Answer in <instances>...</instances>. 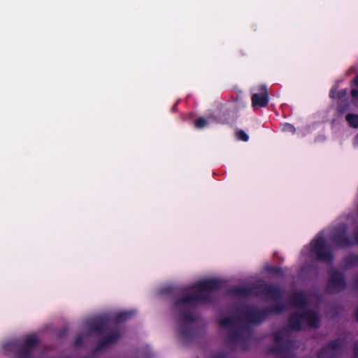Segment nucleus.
<instances>
[{
    "label": "nucleus",
    "mask_w": 358,
    "mask_h": 358,
    "mask_svg": "<svg viewBox=\"0 0 358 358\" xmlns=\"http://www.w3.org/2000/svg\"><path fill=\"white\" fill-rule=\"evenodd\" d=\"M238 320L234 317H227L220 320L219 324L221 327L228 328L227 338L231 343H236L242 341L243 333L245 332L249 336H252V331L250 328L243 326L239 329H232L235 327Z\"/></svg>",
    "instance_id": "nucleus-3"
},
{
    "label": "nucleus",
    "mask_w": 358,
    "mask_h": 358,
    "mask_svg": "<svg viewBox=\"0 0 358 358\" xmlns=\"http://www.w3.org/2000/svg\"><path fill=\"white\" fill-rule=\"evenodd\" d=\"M224 281L219 279H204L194 284L192 294H183L176 299L173 303V310H181L180 314V325L178 334L184 343L190 342L195 336L196 329L192 323L195 321V316L189 309L197 303H209L212 297L209 292L216 291L222 288Z\"/></svg>",
    "instance_id": "nucleus-1"
},
{
    "label": "nucleus",
    "mask_w": 358,
    "mask_h": 358,
    "mask_svg": "<svg viewBox=\"0 0 358 358\" xmlns=\"http://www.w3.org/2000/svg\"><path fill=\"white\" fill-rule=\"evenodd\" d=\"M355 141L357 143H358V134L355 136Z\"/></svg>",
    "instance_id": "nucleus-37"
},
{
    "label": "nucleus",
    "mask_w": 358,
    "mask_h": 358,
    "mask_svg": "<svg viewBox=\"0 0 358 358\" xmlns=\"http://www.w3.org/2000/svg\"><path fill=\"white\" fill-rule=\"evenodd\" d=\"M267 317L271 314H280L285 310V306L282 302L277 303L269 307L264 308Z\"/></svg>",
    "instance_id": "nucleus-19"
},
{
    "label": "nucleus",
    "mask_w": 358,
    "mask_h": 358,
    "mask_svg": "<svg viewBox=\"0 0 358 358\" xmlns=\"http://www.w3.org/2000/svg\"><path fill=\"white\" fill-rule=\"evenodd\" d=\"M331 241L335 247L346 248L353 245V239L348 235V226L342 223L336 227L331 234Z\"/></svg>",
    "instance_id": "nucleus-5"
},
{
    "label": "nucleus",
    "mask_w": 358,
    "mask_h": 358,
    "mask_svg": "<svg viewBox=\"0 0 358 358\" xmlns=\"http://www.w3.org/2000/svg\"><path fill=\"white\" fill-rule=\"evenodd\" d=\"M214 358H227V355L224 353H220L217 355Z\"/></svg>",
    "instance_id": "nucleus-35"
},
{
    "label": "nucleus",
    "mask_w": 358,
    "mask_h": 358,
    "mask_svg": "<svg viewBox=\"0 0 358 358\" xmlns=\"http://www.w3.org/2000/svg\"><path fill=\"white\" fill-rule=\"evenodd\" d=\"M274 341V344L268 350V353L274 355L277 358H296L295 354L291 351V340H284L279 332H275Z\"/></svg>",
    "instance_id": "nucleus-4"
},
{
    "label": "nucleus",
    "mask_w": 358,
    "mask_h": 358,
    "mask_svg": "<svg viewBox=\"0 0 358 358\" xmlns=\"http://www.w3.org/2000/svg\"><path fill=\"white\" fill-rule=\"evenodd\" d=\"M84 340L82 336H78L75 341V345L76 346H80L83 344Z\"/></svg>",
    "instance_id": "nucleus-30"
},
{
    "label": "nucleus",
    "mask_w": 358,
    "mask_h": 358,
    "mask_svg": "<svg viewBox=\"0 0 358 358\" xmlns=\"http://www.w3.org/2000/svg\"><path fill=\"white\" fill-rule=\"evenodd\" d=\"M348 94V90L347 89H343V90H341L340 91H338L337 92V98L338 99H342L343 98H345Z\"/></svg>",
    "instance_id": "nucleus-29"
},
{
    "label": "nucleus",
    "mask_w": 358,
    "mask_h": 358,
    "mask_svg": "<svg viewBox=\"0 0 358 358\" xmlns=\"http://www.w3.org/2000/svg\"><path fill=\"white\" fill-rule=\"evenodd\" d=\"M282 130L285 132H289L292 134H294L296 131V129L294 125L289 123H285L282 126Z\"/></svg>",
    "instance_id": "nucleus-27"
},
{
    "label": "nucleus",
    "mask_w": 358,
    "mask_h": 358,
    "mask_svg": "<svg viewBox=\"0 0 358 358\" xmlns=\"http://www.w3.org/2000/svg\"><path fill=\"white\" fill-rule=\"evenodd\" d=\"M236 136L237 139L244 142H247L249 140L248 135L242 129H238L236 131Z\"/></svg>",
    "instance_id": "nucleus-25"
},
{
    "label": "nucleus",
    "mask_w": 358,
    "mask_h": 358,
    "mask_svg": "<svg viewBox=\"0 0 358 358\" xmlns=\"http://www.w3.org/2000/svg\"><path fill=\"white\" fill-rule=\"evenodd\" d=\"M289 303L292 306L304 308L307 306L306 294L302 291H296L289 297Z\"/></svg>",
    "instance_id": "nucleus-16"
},
{
    "label": "nucleus",
    "mask_w": 358,
    "mask_h": 358,
    "mask_svg": "<svg viewBox=\"0 0 358 358\" xmlns=\"http://www.w3.org/2000/svg\"><path fill=\"white\" fill-rule=\"evenodd\" d=\"M213 118V116H209L208 119L203 117H200L194 121V127L196 129H203L208 124V119Z\"/></svg>",
    "instance_id": "nucleus-22"
},
{
    "label": "nucleus",
    "mask_w": 358,
    "mask_h": 358,
    "mask_svg": "<svg viewBox=\"0 0 358 358\" xmlns=\"http://www.w3.org/2000/svg\"><path fill=\"white\" fill-rule=\"evenodd\" d=\"M109 323V320L106 317H101L94 319L90 324V331L92 333H103Z\"/></svg>",
    "instance_id": "nucleus-14"
},
{
    "label": "nucleus",
    "mask_w": 358,
    "mask_h": 358,
    "mask_svg": "<svg viewBox=\"0 0 358 358\" xmlns=\"http://www.w3.org/2000/svg\"><path fill=\"white\" fill-rule=\"evenodd\" d=\"M136 311L133 310L120 312L115 314L113 321L116 324H119L129 320L130 318L134 317Z\"/></svg>",
    "instance_id": "nucleus-18"
},
{
    "label": "nucleus",
    "mask_w": 358,
    "mask_h": 358,
    "mask_svg": "<svg viewBox=\"0 0 358 358\" xmlns=\"http://www.w3.org/2000/svg\"><path fill=\"white\" fill-rule=\"evenodd\" d=\"M256 285L252 286H233L228 289V294L231 296L248 297L256 295Z\"/></svg>",
    "instance_id": "nucleus-12"
},
{
    "label": "nucleus",
    "mask_w": 358,
    "mask_h": 358,
    "mask_svg": "<svg viewBox=\"0 0 358 358\" xmlns=\"http://www.w3.org/2000/svg\"><path fill=\"white\" fill-rule=\"evenodd\" d=\"M259 93H255L252 95V105L254 107H266L268 103V92L267 87L264 85L259 87Z\"/></svg>",
    "instance_id": "nucleus-11"
},
{
    "label": "nucleus",
    "mask_w": 358,
    "mask_h": 358,
    "mask_svg": "<svg viewBox=\"0 0 358 358\" xmlns=\"http://www.w3.org/2000/svg\"><path fill=\"white\" fill-rule=\"evenodd\" d=\"M345 120L348 122L350 127L355 129L358 128V115L348 113L345 117Z\"/></svg>",
    "instance_id": "nucleus-21"
},
{
    "label": "nucleus",
    "mask_w": 358,
    "mask_h": 358,
    "mask_svg": "<svg viewBox=\"0 0 358 358\" xmlns=\"http://www.w3.org/2000/svg\"><path fill=\"white\" fill-rule=\"evenodd\" d=\"M228 115H229V112L228 111L223 112L222 113V116L223 117H220V119L217 120V122H219V123H221V124L227 123L229 122V119L227 117Z\"/></svg>",
    "instance_id": "nucleus-28"
},
{
    "label": "nucleus",
    "mask_w": 358,
    "mask_h": 358,
    "mask_svg": "<svg viewBox=\"0 0 358 358\" xmlns=\"http://www.w3.org/2000/svg\"><path fill=\"white\" fill-rule=\"evenodd\" d=\"M350 109V106L348 103H340L337 108V113L340 115H343Z\"/></svg>",
    "instance_id": "nucleus-26"
},
{
    "label": "nucleus",
    "mask_w": 358,
    "mask_h": 358,
    "mask_svg": "<svg viewBox=\"0 0 358 358\" xmlns=\"http://www.w3.org/2000/svg\"><path fill=\"white\" fill-rule=\"evenodd\" d=\"M355 317H356V320L358 321V308H357V310L356 311Z\"/></svg>",
    "instance_id": "nucleus-36"
},
{
    "label": "nucleus",
    "mask_w": 358,
    "mask_h": 358,
    "mask_svg": "<svg viewBox=\"0 0 358 358\" xmlns=\"http://www.w3.org/2000/svg\"><path fill=\"white\" fill-rule=\"evenodd\" d=\"M303 322H304L303 313L294 312L289 316L288 327L293 331H299L302 328Z\"/></svg>",
    "instance_id": "nucleus-15"
},
{
    "label": "nucleus",
    "mask_w": 358,
    "mask_h": 358,
    "mask_svg": "<svg viewBox=\"0 0 358 358\" xmlns=\"http://www.w3.org/2000/svg\"><path fill=\"white\" fill-rule=\"evenodd\" d=\"M120 337L119 331H115L106 336L101 341H99L95 347L94 352H97L108 348L109 345L115 343Z\"/></svg>",
    "instance_id": "nucleus-13"
},
{
    "label": "nucleus",
    "mask_w": 358,
    "mask_h": 358,
    "mask_svg": "<svg viewBox=\"0 0 358 358\" xmlns=\"http://www.w3.org/2000/svg\"><path fill=\"white\" fill-rule=\"evenodd\" d=\"M303 316L304 322H306L309 327L315 329L320 327V317L315 311L307 310L303 313Z\"/></svg>",
    "instance_id": "nucleus-17"
},
{
    "label": "nucleus",
    "mask_w": 358,
    "mask_h": 358,
    "mask_svg": "<svg viewBox=\"0 0 358 358\" xmlns=\"http://www.w3.org/2000/svg\"><path fill=\"white\" fill-rule=\"evenodd\" d=\"M343 262L347 268L355 266L358 264V255L350 254L345 257Z\"/></svg>",
    "instance_id": "nucleus-20"
},
{
    "label": "nucleus",
    "mask_w": 358,
    "mask_h": 358,
    "mask_svg": "<svg viewBox=\"0 0 358 358\" xmlns=\"http://www.w3.org/2000/svg\"><path fill=\"white\" fill-rule=\"evenodd\" d=\"M343 345L341 338L330 341L320 350L317 358H336L341 354Z\"/></svg>",
    "instance_id": "nucleus-8"
},
{
    "label": "nucleus",
    "mask_w": 358,
    "mask_h": 358,
    "mask_svg": "<svg viewBox=\"0 0 358 358\" xmlns=\"http://www.w3.org/2000/svg\"><path fill=\"white\" fill-rule=\"evenodd\" d=\"M354 358H358V343L354 345Z\"/></svg>",
    "instance_id": "nucleus-32"
},
{
    "label": "nucleus",
    "mask_w": 358,
    "mask_h": 358,
    "mask_svg": "<svg viewBox=\"0 0 358 358\" xmlns=\"http://www.w3.org/2000/svg\"><path fill=\"white\" fill-rule=\"evenodd\" d=\"M353 239V245H358V231H356L355 233V235H354V237L352 238Z\"/></svg>",
    "instance_id": "nucleus-33"
},
{
    "label": "nucleus",
    "mask_w": 358,
    "mask_h": 358,
    "mask_svg": "<svg viewBox=\"0 0 358 358\" xmlns=\"http://www.w3.org/2000/svg\"><path fill=\"white\" fill-rule=\"evenodd\" d=\"M351 86L353 87L350 92L352 98L358 99V75L352 80Z\"/></svg>",
    "instance_id": "nucleus-23"
},
{
    "label": "nucleus",
    "mask_w": 358,
    "mask_h": 358,
    "mask_svg": "<svg viewBox=\"0 0 358 358\" xmlns=\"http://www.w3.org/2000/svg\"><path fill=\"white\" fill-rule=\"evenodd\" d=\"M38 343V340L36 336H27L24 341L17 348L15 358H33L32 354Z\"/></svg>",
    "instance_id": "nucleus-9"
},
{
    "label": "nucleus",
    "mask_w": 358,
    "mask_h": 358,
    "mask_svg": "<svg viewBox=\"0 0 358 358\" xmlns=\"http://www.w3.org/2000/svg\"><path fill=\"white\" fill-rule=\"evenodd\" d=\"M329 279L327 285V292L329 293H339L346 289L347 284L343 272L336 269L329 271Z\"/></svg>",
    "instance_id": "nucleus-7"
},
{
    "label": "nucleus",
    "mask_w": 358,
    "mask_h": 358,
    "mask_svg": "<svg viewBox=\"0 0 358 358\" xmlns=\"http://www.w3.org/2000/svg\"><path fill=\"white\" fill-rule=\"evenodd\" d=\"M311 254L322 262L331 264L334 261V255L328 248L326 239L322 236H316L311 242Z\"/></svg>",
    "instance_id": "nucleus-2"
},
{
    "label": "nucleus",
    "mask_w": 358,
    "mask_h": 358,
    "mask_svg": "<svg viewBox=\"0 0 358 358\" xmlns=\"http://www.w3.org/2000/svg\"><path fill=\"white\" fill-rule=\"evenodd\" d=\"M336 95H337L336 89L332 88L329 92V97L331 99H335V98H337Z\"/></svg>",
    "instance_id": "nucleus-31"
},
{
    "label": "nucleus",
    "mask_w": 358,
    "mask_h": 358,
    "mask_svg": "<svg viewBox=\"0 0 358 358\" xmlns=\"http://www.w3.org/2000/svg\"><path fill=\"white\" fill-rule=\"evenodd\" d=\"M266 271L268 273L275 274L277 275H282L283 274V271L280 267L270 265L266 267Z\"/></svg>",
    "instance_id": "nucleus-24"
},
{
    "label": "nucleus",
    "mask_w": 358,
    "mask_h": 358,
    "mask_svg": "<svg viewBox=\"0 0 358 358\" xmlns=\"http://www.w3.org/2000/svg\"><path fill=\"white\" fill-rule=\"evenodd\" d=\"M354 287L355 289L358 290V276L354 280Z\"/></svg>",
    "instance_id": "nucleus-34"
},
{
    "label": "nucleus",
    "mask_w": 358,
    "mask_h": 358,
    "mask_svg": "<svg viewBox=\"0 0 358 358\" xmlns=\"http://www.w3.org/2000/svg\"><path fill=\"white\" fill-rule=\"evenodd\" d=\"M262 295L274 301H280L282 297V291L277 285L257 284L256 296Z\"/></svg>",
    "instance_id": "nucleus-10"
},
{
    "label": "nucleus",
    "mask_w": 358,
    "mask_h": 358,
    "mask_svg": "<svg viewBox=\"0 0 358 358\" xmlns=\"http://www.w3.org/2000/svg\"><path fill=\"white\" fill-rule=\"evenodd\" d=\"M236 318L248 323L259 324L264 322L267 316L265 308L260 309L255 306H245L241 310L240 316Z\"/></svg>",
    "instance_id": "nucleus-6"
}]
</instances>
